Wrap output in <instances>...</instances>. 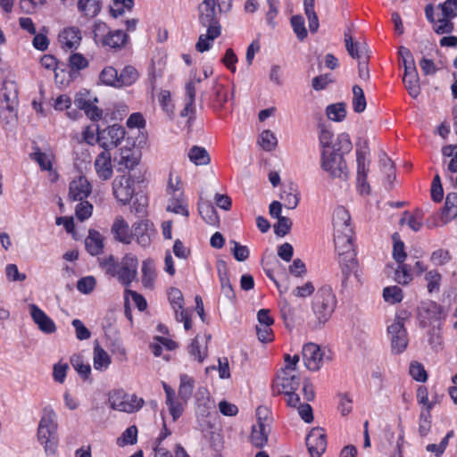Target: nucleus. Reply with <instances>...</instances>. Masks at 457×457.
I'll return each instance as SVG.
<instances>
[{
  "mask_svg": "<svg viewBox=\"0 0 457 457\" xmlns=\"http://www.w3.org/2000/svg\"><path fill=\"white\" fill-rule=\"evenodd\" d=\"M232 8V0H204L197 8L198 23L205 32L199 35L195 49L204 53L212 47V43L220 36V15L228 12Z\"/></svg>",
  "mask_w": 457,
  "mask_h": 457,
  "instance_id": "obj_1",
  "label": "nucleus"
},
{
  "mask_svg": "<svg viewBox=\"0 0 457 457\" xmlns=\"http://www.w3.org/2000/svg\"><path fill=\"white\" fill-rule=\"evenodd\" d=\"M353 148L350 137L342 133L336 138L332 149H324L321 153V168L331 178L346 179L348 170L344 155L351 152Z\"/></svg>",
  "mask_w": 457,
  "mask_h": 457,
  "instance_id": "obj_2",
  "label": "nucleus"
},
{
  "mask_svg": "<svg viewBox=\"0 0 457 457\" xmlns=\"http://www.w3.org/2000/svg\"><path fill=\"white\" fill-rule=\"evenodd\" d=\"M98 262L105 274L115 278L126 287L137 278L138 260L131 253H126L120 262L113 255L99 258Z\"/></svg>",
  "mask_w": 457,
  "mask_h": 457,
  "instance_id": "obj_3",
  "label": "nucleus"
},
{
  "mask_svg": "<svg viewBox=\"0 0 457 457\" xmlns=\"http://www.w3.org/2000/svg\"><path fill=\"white\" fill-rule=\"evenodd\" d=\"M337 303V297L330 286L324 285L316 291L312 303L314 316L312 324L314 328H320L328 321Z\"/></svg>",
  "mask_w": 457,
  "mask_h": 457,
  "instance_id": "obj_4",
  "label": "nucleus"
},
{
  "mask_svg": "<svg viewBox=\"0 0 457 457\" xmlns=\"http://www.w3.org/2000/svg\"><path fill=\"white\" fill-rule=\"evenodd\" d=\"M37 440L44 446L46 454H54L57 445V422L55 412L48 407L43 410V415L37 428Z\"/></svg>",
  "mask_w": 457,
  "mask_h": 457,
  "instance_id": "obj_5",
  "label": "nucleus"
},
{
  "mask_svg": "<svg viewBox=\"0 0 457 457\" xmlns=\"http://www.w3.org/2000/svg\"><path fill=\"white\" fill-rule=\"evenodd\" d=\"M339 242L337 237H334L336 249L338 252L339 264L342 272V286L345 287L351 274L356 270V253L353 244V235L344 237Z\"/></svg>",
  "mask_w": 457,
  "mask_h": 457,
  "instance_id": "obj_6",
  "label": "nucleus"
},
{
  "mask_svg": "<svg viewBox=\"0 0 457 457\" xmlns=\"http://www.w3.org/2000/svg\"><path fill=\"white\" fill-rule=\"evenodd\" d=\"M97 140L99 145L105 151H109L117 147L125 137V129L120 125H112L104 129H100L98 127Z\"/></svg>",
  "mask_w": 457,
  "mask_h": 457,
  "instance_id": "obj_7",
  "label": "nucleus"
},
{
  "mask_svg": "<svg viewBox=\"0 0 457 457\" xmlns=\"http://www.w3.org/2000/svg\"><path fill=\"white\" fill-rule=\"evenodd\" d=\"M390 336L391 349L394 353H402L408 345V336L404 328V319L396 316L394 322L387 327Z\"/></svg>",
  "mask_w": 457,
  "mask_h": 457,
  "instance_id": "obj_8",
  "label": "nucleus"
},
{
  "mask_svg": "<svg viewBox=\"0 0 457 457\" xmlns=\"http://www.w3.org/2000/svg\"><path fill=\"white\" fill-rule=\"evenodd\" d=\"M300 385V377L296 371L289 368H283L278 372L274 381V387L278 393H293Z\"/></svg>",
  "mask_w": 457,
  "mask_h": 457,
  "instance_id": "obj_9",
  "label": "nucleus"
},
{
  "mask_svg": "<svg viewBox=\"0 0 457 457\" xmlns=\"http://www.w3.org/2000/svg\"><path fill=\"white\" fill-rule=\"evenodd\" d=\"M350 220V214L345 207L338 206L335 209L333 213L334 237H337L339 242H342L344 237L353 235Z\"/></svg>",
  "mask_w": 457,
  "mask_h": 457,
  "instance_id": "obj_10",
  "label": "nucleus"
},
{
  "mask_svg": "<svg viewBox=\"0 0 457 457\" xmlns=\"http://www.w3.org/2000/svg\"><path fill=\"white\" fill-rule=\"evenodd\" d=\"M368 147L356 151L357 162V184L361 194L370 193V186L367 181V176L370 170V161L367 159Z\"/></svg>",
  "mask_w": 457,
  "mask_h": 457,
  "instance_id": "obj_11",
  "label": "nucleus"
},
{
  "mask_svg": "<svg viewBox=\"0 0 457 457\" xmlns=\"http://www.w3.org/2000/svg\"><path fill=\"white\" fill-rule=\"evenodd\" d=\"M305 367L312 371H317L323 365L325 356L320 347L313 343L303 345L302 351Z\"/></svg>",
  "mask_w": 457,
  "mask_h": 457,
  "instance_id": "obj_12",
  "label": "nucleus"
},
{
  "mask_svg": "<svg viewBox=\"0 0 457 457\" xmlns=\"http://www.w3.org/2000/svg\"><path fill=\"white\" fill-rule=\"evenodd\" d=\"M134 180L126 175L117 177L112 182L113 195L122 204H128L134 195Z\"/></svg>",
  "mask_w": 457,
  "mask_h": 457,
  "instance_id": "obj_13",
  "label": "nucleus"
},
{
  "mask_svg": "<svg viewBox=\"0 0 457 457\" xmlns=\"http://www.w3.org/2000/svg\"><path fill=\"white\" fill-rule=\"evenodd\" d=\"M306 445L311 457H320L326 451V434L321 428H312L306 437Z\"/></svg>",
  "mask_w": 457,
  "mask_h": 457,
  "instance_id": "obj_14",
  "label": "nucleus"
},
{
  "mask_svg": "<svg viewBox=\"0 0 457 457\" xmlns=\"http://www.w3.org/2000/svg\"><path fill=\"white\" fill-rule=\"evenodd\" d=\"M0 98L2 104L5 103V105H3L4 108L10 112L15 111L18 103V88L14 81L5 80L3 83V87L0 90Z\"/></svg>",
  "mask_w": 457,
  "mask_h": 457,
  "instance_id": "obj_15",
  "label": "nucleus"
},
{
  "mask_svg": "<svg viewBox=\"0 0 457 457\" xmlns=\"http://www.w3.org/2000/svg\"><path fill=\"white\" fill-rule=\"evenodd\" d=\"M30 315L33 321L37 325L38 328L46 334H52L56 331V326L54 320L48 317L45 312H43L36 304L29 305Z\"/></svg>",
  "mask_w": 457,
  "mask_h": 457,
  "instance_id": "obj_16",
  "label": "nucleus"
},
{
  "mask_svg": "<svg viewBox=\"0 0 457 457\" xmlns=\"http://www.w3.org/2000/svg\"><path fill=\"white\" fill-rule=\"evenodd\" d=\"M132 237L136 238L137 243L145 248L151 244V237L154 233L152 224L148 220H139L132 226Z\"/></svg>",
  "mask_w": 457,
  "mask_h": 457,
  "instance_id": "obj_17",
  "label": "nucleus"
},
{
  "mask_svg": "<svg viewBox=\"0 0 457 457\" xmlns=\"http://www.w3.org/2000/svg\"><path fill=\"white\" fill-rule=\"evenodd\" d=\"M109 151H102L95 160V170L98 178L102 180H108L112 178L113 170Z\"/></svg>",
  "mask_w": 457,
  "mask_h": 457,
  "instance_id": "obj_18",
  "label": "nucleus"
},
{
  "mask_svg": "<svg viewBox=\"0 0 457 457\" xmlns=\"http://www.w3.org/2000/svg\"><path fill=\"white\" fill-rule=\"evenodd\" d=\"M92 187L88 180L84 177L74 179L70 184L69 196L74 201H82L89 195Z\"/></svg>",
  "mask_w": 457,
  "mask_h": 457,
  "instance_id": "obj_19",
  "label": "nucleus"
},
{
  "mask_svg": "<svg viewBox=\"0 0 457 457\" xmlns=\"http://www.w3.org/2000/svg\"><path fill=\"white\" fill-rule=\"evenodd\" d=\"M166 210L176 214H181L187 218L189 216L187 200L179 187L173 190V195L170 196Z\"/></svg>",
  "mask_w": 457,
  "mask_h": 457,
  "instance_id": "obj_20",
  "label": "nucleus"
},
{
  "mask_svg": "<svg viewBox=\"0 0 457 457\" xmlns=\"http://www.w3.org/2000/svg\"><path fill=\"white\" fill-rule=\"evenodd\" d=\"M81 31L77 27L65 28L59 34V41L63 47L76 49L81 41Z\"/></svg>",
  "mask_w": 457,
  "mask_h": 457,
  "instance_id": "obj_21",
  "label": "nucleus"
},
{
  "mask_svg": "<svg viewBox=\"0 0 457 457\" xmlns=\"http://www.w3.org/2000/svg\"><path fill=\"white\" fill-rule=\"evenodd\" d=\"M270 432V424L256 423L252 428L250 441L257 448H262L268 442Z\"/></svg>",
  "mask_w": 457,
  "mask_h": 457,
  "instance_id": "obj_22",
  "label": "nucleus"
},
{
  "mask_svg": "<svg viewBox=\"0 0 457 457\" xmlns=\"http://www.w3.org/2000/svg\"><path fill=\"white\" fill-rule=\"evenodd\" d=\"M112 232L114 234L116 240L123 244H130L132 241V234L129 224L122 217H117L112 224Z\"/></svg>",
  "mask_w": 457,
  "mask_h": 457,
  "instance_id": "obj_23",
  "label": "nucleus"
},
{
  "mask_svg": "<svg viewBox=\"0 0 457 457\" xmlns=\"http://www.w3.org/2000/svg\"><path fill=\"white\" fill-rule=\"evenodd\" d=\"M104 237L100 232L90 229L85 239V247L87 253L93 256L98 255L104 249Z\"/></svg>",
  "mask_w": 457,
  "mask_h": 457,
  "instance_id": "obj_24",
  "label": "nucleus"
},
{
  "mask_svg": "<svg viewBox=\"0 0 457 457\" xmlns=\"http://www.w3.org/2000/svg\"><path fill=\"white\" fill-rule=\"evenodd\" d=\"M77 108L85 112V114L92 120H99L102 116V110L94 104L90 100H87L81 96H77L74 100Z\"/></svg>",
  "mask_w": 457,
  "mask_h": 457,
  "instance_id": "obj_25",
  "label": "nucleus"
},
{
  "mask_svg": "<svg viewBox=\"0 0 457 457\" xmlns=\"http://www.w3.org/2000/svg\"><path fill=\"white\" fill-rule=\"evenodd\" d=\"M111 364V357L107 352L102 348L98 344L94 347L93 352V365L96 370H106Z\"/></svg>",
  "mask_w": 457,
  "mask_h": 457,
  "instance_id": "obj_26",
  "label": "nucleus"
},
{
  "mask_svg": "<svg viewBox=\"0 0 457 457\" xmlns=\"http://www.w3.org/2000/svg\"><path fill=\"white\" fill-rule=\"evenodd\" d=\"M280 197L284 201L286 208L291 210L296 208L299 204V192L296 185L290 183L288 187L283 189Z\"/></svg>",
  "mask_w": 457,
  "mask_h": 457,
  "instance_id": "obj_27",
  "label": "nucleus"
},
{
  "mask_svg": "<svg viewBox=\"0 0 457 457\" xmlns=\"http://www.w3.org/2000/svg\"><path fill=\"white\" fill-rule=\"evenodd\" d=\"M127 40L128 35L124 31L120 29L111 30L101 46L120 49L126 44Z\"/></svg>",
  "mask_w": 457,
  "mask_h": 457,
  "instance_id": "obj_28",
  "label": "nucleus"
},
{
  "mask_svg": "<svg viewBox=\"0 0 457 457\" xmlns=\"http://www.w3.org/2000/svg\"><path fill=\"white\" fill-rule=\"evenodd\" d=\"M195 82L188 81L186 84V95L185 100L186 104L184 109L180 112V116L182 117H189L195 113Z\"/></svg>",
  "mask_w": 457,
  "mask_h": 457,
  "instance_id": "obj_29",
  "label": "nucleus"
},
{
  "mask_svg": "<svg viewBox=\"0 0 457 457\" xmlns=\"http://www.w3.org/2000/svg\"><path fill=\"white\" fill-rule=\"evenodd\" d=\"M348 54L354 59L362 60L365 56L368 55V45L359 42H353V37H346V46H345Z\"/></svg>",
  "mask_w": 457,
  "mask_h": 457,
  "instance_id": "obj_30",
  "label": "nucleus"
},
{
  "mask_svg": "<svg viewBox=\"0 0 457 457\" xmlns=\"http://www.w3.org/2000/svg\"><path fill=\"white\" fill-rule=\"evenodd\" d=\"M195 386V380L187 374L180 375V384L179 387V398L187 403L192 396Z\"/></svg>",
  "mask_w": 457,
  "mask_h": 457,
  "instance_id": "obj_31",
  "label": "nucleus"
},
{
  "mask_svg": "<svg viewBox=\"0 0 457 457\" xmlns=\"http://www.w3.org/2000/svg\"><path fill=\"white\" fill-rule=\"evenodd\" d=\"M101 3L99 0H79L78 9L83 12L85 16L95 17L101 11Z\"/></svg>",
  "mask_w": 457,
  "mask_h": 457,
  "instance_id": "obj_32",
  "label": "nucleus"
},
{
  "mask_svg": "<svg viewBox=\"0 0 457 457\" xmlns=\"http://www.w3.org/2000/svg\"><path fill=\"white\" fill-rule=\"evenodd\" d=\"M156 273L154 263L152 259H146L142 263V283L145 287H152L155 279Z\"/></svg>",
  "mask_w": 457,
  "mask_h": 457,
  "instance_id": "obj_33",
  "label": "nucleus"
},
{
  "mask_svg": "<svg viewBox=\"0 0 457 457\" xmlns=\"http://www.w3.org/2000/svg\"><path fill=\"white\" fill-rule=\"evenodd\" d=\"M403 81L409 95L412 98H417L421 92L418 72H412L409 76L403 75Z\"/></svg>",
  "mask_w": 457,
  "mask_h": 457,
  "instance_id": "obj_34",
  "label": "nucleus"
},
{
  "mask_svg": "<svg viewBox=\"0 0 457 457\" xmlns=\"http://www.w3.org/2000/svg\"><path fill=\"white\" fill-rule=\"evenodd\" d=\"M70 361L71 366L79 376L85 380L88 379L91 374V366L84 361L83 357L80 354H73Z\"/></svg>",
  "mask_w": 457,
  "mask_h": 457,
  "instance_id": "obj_35",
  "label": "nucleus"
},
{
  "mask_svg": "<svg viewBox=\"0 0 457 457\" xmlns=\"http://www.w3.org/2000/svg\"><path fill=\"white\" fill-rule=\"evenodd\" d=\"M188 353L195 361L203 362L207 355V345L200 344L199 337L196 336L188 346Z\"/></svg>",
  "mask_w": 457,
  "mask_h": 457,
  "instance_id": "obj_36",
  "label": "nucleus"
},
{
  "mask_svg": "<svg viewBox=\"0 0 457 457\" xmlns=\"http://www.w3.org/2000/svg\"><path fill=\"white\" fill-rule=\"evenodd\" d=\"M378 158L380 170L386 174L388 183L392 184L395 179L394 162L385 152H381Z\"/></svg>",
  "mask_w": 457,
  "mask_h": 457,
  "instance_id": "obj_37",
  "label": "nucleus"
},
{
  "mask_svg": "<svg viewBox=\"0 0 457 457\" xmlns=\"http://www.w3.org/2000/svg\"><path fill=\"white\" fill-rule=\"evenodd\" d=\"M101 81L107 85L115 87H120V76L116 69L112 66L105 67L100 73Z\"/></svg>",
  "mask_w": 457,
  "mask_h": 457,
  "instance_id": "obj_38",
  "label": "nucleus"
},
{
  "mask_svg": "<svg viewBox=\"0 0 457 457\" xmlns=\"http://www.w3.org/2000/svg\"><path fill=\"white\" fill-rule=\"evenodd\" d=\"M188 157L195 165H207L210 162L209 154L204 147L193 146L189 150Z\"/></svg>",
  "mask_w": 457,
  "mask_h": 457,
  "instance_id": "obj_39",
  "label": "nucleus"
},
{
  "mask_svg": "<svg viewBox=\"0 0 457 457\" xmlns=\"http://www.w3.org/2000/svg\"><path fill=\"white\" fill-rule=\"evenodd\" d=\"M353 95L352 104L353 111L357 113L364 112L367 104L363 89L360 86L355 85L353 87Z\"/></svg>",
  "mask_w": 457,
  "mask_h": 457,
  "instance_id": "obj_40",
  "label": "nucleus"
},
{
  "mask_svg": "<svg viewBox=\"0 0 457 457\" xmlns=\"http://www.w3.org/2000/svg\"><path fill=\"white\" fill-rule=\"evenodd\" d=\"M120 83L121 87H128L132 85L138 79V72L137 69L131 65H127L119 74Z\"/></svg>",
  "mask_w": 457,
  "mask_h": 457,
  "instance_id": "obj_41",
  "label": "nucleus"
},
{
  "mask_svg": "<svg viewBox=\"0 0 457 457\" xmlns=\"http://www.w3.org/2000/svg\"><path fill=\"white\" fill-rule=\"evenodd\" d=\"M326 112L329 120L341 121L346 115L345 104L344 103L330 104L327 107Z\"/></svg>",
  "mask_w": 457,
  "mask_h": 457,
  "instance_id": "obj_42",
  "label": "nucleus"
},
{
  "mask_svg": "<svg viewBox=\"0 0 457 457\" xmlns=\"http://www.w3.org/2000/svg\"><path fill=\"white\" fill-rule=\"evenodd\" d=\"M422 216L420 211H416L412 215L404 212V217L401 219L400 223L404 224L406 222L413 231L417 232L422 228Z\"/></svg>",
  "mask_w": 457,
  "mask_h": 457,
  "instance_id": "obj_43",
  "label": "nucleus"
},
{
  "mask_svg": "<svg viewBox=\"0 0 457 457\" xmlns=\"http://www.w3.org/2000/svg\"><path fill=\"white\" fill-rule=\"evenodd\" d=\"M383 297L386 302L395 304L403 300V291L397 286L386 287L383 290Z\"/></svg>",
  "mask_w": 457,
  "mask_h": 457,
  "instance_id": "obj_44",
  "label": "nucleus"
},
{
  "mask_svg": "<svg viewBox=\"0 0 457 457\" xmlns=\"http://www.w3.org/2000/svg\"><path fill=\"white\" fill-rule=\"evenodd\" d=\"M134 6V0H113V4L110 8L111 15L113 18L121 16L124 13V10H132Z\"/></svg>",
  "mask_w": 457,
  "mask_h": 457,
  "instance_id": "obj_45",
  "label": "nucleus"
},
{
  "mask_svg": "<svg viewBox=\"0 0 457 457\" xmlns=\"http://www.w3.org/2000/svg\"><path fill=\"white\" fill-rule=\"evenodd\" d=\"M258 143L265 151H272L276 147L278 141L275 135L267 129L261 133Z\"/></svg>",
  "mask_w": 457,
  "mask_h": 457,
  "instance_id": "obj_46",
  "label": "nucleus"
},
{
  "mask_svg": "<svg viewBox=\"0 0 457 457\" xmlns=\"http://www.w3.org/2000/svg\"><path fill=\"white\" fill-rule=\"evenodd\" d=\"M168 295H169L170 303L175 314L177 313V311L180 312L182 310H185L183 308V303H184L183 295L179 289L175 288V287L170 288Z\"/></svg>",
  "mask_w": 457,
  "mask_h": 457,
  "instance_id": "obj_47",
  "label": "nucleus"
},
{
  "mask_svg": "<svg viewBox=\"0 0 457 457\" xmlns=\"http://www.w3.org/2000/svg\"><path fill=\"white\" fill-rule=\"evenodd\" d=\"M111 29L106 23L98 21L94 25V39L96 44L102 45L110 33Z\"/></svg>",
  "mask_w": 457,
  "mask_h": 457,
  "instance_id": "obj_48",
  "label": "nucleus"
},
{
  "mask_svg": "<svg viewBox=\"0 0 457 457\" xmlns=\"http://www.w3.org/2000/svg\"><path fill=\"white\" fill-rule=\"evenodd\" d=\"M111 406L113 410L132 413L137 411V406L129 403L127 395L122 398H115L112 401Z\"/></svg>",
  "mask_w": 457,
  "mask_h": 457,
  "instance_id": "obj_49",
  "label": "nucleus"
},
{
  "mask_svg": "<svg viewBox=\"0 0 457 457\" xmlns=\"http://www.w3.org/2000/svg\"><path fill=\"white\" fill-rule=\"evenodd\" d=\"M92 211L93 205L89 202L82 200L76 205L75 214L78 220L84 221L92 215Z\"/></svg>",
  "mask_w": 457,
  "mask_h": 457,
  "instance_id": "obj_50",
  "label": "nucleus"
},
{
  "mask_svg": "<svg viewBox=\"0 0 457 457\" xmlns=\"http://www.w3.org/2000/svg\"><path fill=\"white\" fill-rule=\"evenodd\" d=\"M198 210L200 215L207 223L213 224L216 221L217 216L213 206L205 203H199Z\"/></svg>",
  "mask_w": 457,
  "mask_h": 457,
  "instance_id": "obj_51",
  "label": "nucleus"
},
{
  "mask_svg": "<svg viewBox=\"0 0 457 457\" xmlns=\"http://www.w3.org/2000/svg\"><path fill=\"white\" fill-rule=\"evenodd\" d=\"M158 102L162 106V110L168 115H172L174 113V105L171 102V96L170 91L162 90L158 96Z\"/></svg>",
  "mask_w": 457,
  "mask_h": 457,
  "instance_id": "obj_52",
  "label": "nucleus"
},
{
  "mask_svg": "<svg viewBox=\"0 0 457 457\" xmlns=\"http://www.w3.org/2000/svg\"><path fill=\"white\" fill-rule=\"evenodd\" d=\"M428 281V291L429 293L437 292L440 288L441 274L436 270H429L425 276Z\"/></svg>",
  "mask_w": 457,
  "mask_h": 457,
  "instance_id": "obj_53",
  "label": "nucleus"
},
{
  "mask_svg": "<svg viewBox=\"0 0 457 457\" xmlns=\"http://www.w3.org/2000/svg\"><path fill=\"white\" fill-rule=\"evenodd\" d=\"M291 25L298 39L303 40L307 37V30L304 25V20L300 15H295L291 18Z\"/></svg>",
  "mask_w": 457,
  "mask_h": 457,
  "instance_id": "obj_54",
  "label": "nucleus"
},
{
  "mask_svg": "<svg viewBox=\"0 0 457 457\" xmlns=\"http://www.w3.org/2000/svg\"><path fill=\"white\" fill-rule=\"evenodd\" d=\"M69 65L72 71H80L88 66V62L83 54L75 53L70 55Z\"/></svg>",
  "mask_w": 457,
  "mask_h": 457,
  "instance_id": "obj_55",
  "label": "nucleus"
},
{
  "mask_svg": "<svg viewBox=\"0 0 457 457\" xmlns=\"http://www.w3.org/2000/svg\"><path fill=\"white\" fill-rule=\"evenodd\" d=\"M412 279V275L408 269V266L402 263L395 272V280L399 284L407 285Z\"/></svg>",
  "mask_w": 457,
  "mask_h": 457,
  "instance_id": "obj_56",
  "label": "nucleus"
},
{
  "mask_svg": "<svg viewBox=\"0 0 457 457\" xmlns=\"http://www.w3.org/2000/svg\"><path fill=\"white\" fill-rule=\"evenodd\" d=\"M31 158L36 161L40 168L44 170H51L52 169V161L49 155L41 152L37 149L31 154Z\"/></svg>",
  "mask_w": 457,
  "mask_h": 457,
  "instance_id": "obj_57",
  "label": "nucleus"
},
{
  "mask_svg": "<svg viewBox=\"0 0 457 457\" xmlns=\"http://www.w3.org/2000/svg\"><path fill=\"white\" fill-rule=\"evenodd\" d=\"M292 221L289 218L279 217L274 225V232L278 237H284L290 231Z\"/></svg>",
  "mask_w": 457,
  "mask_h": 457,
  "instance_id": "obj_58",
  "label": "nucleus"
},
{
  "mask_svg": "<svg viewBox=\"0 0 457 457\" xmlns=\"http://www.w3.org/2000/svg\"><path fill=\"white\" fill-rule=\"evenodd\" d=\"M430 411H421L420 415L419 421V433L420 436H426L430 430L431 421H430Z\"/></svg>",
  "mask_w": 457,
  "mask_h": 457,
  "instance_id": "obj_59",
  "label": "nucleus"
},
{
  "mask_svg": "<svg viewBox=\"0 0 457 457\" xmlns=\"http://www.w3.org/2000/svg\"><path fill=\"white\" fill-rule=\"evenodd\" d=\"M396 235L397 234H395V236H394L395 243H394V247H393V258L395 259V261L396 262H398L399 264H402L405 261L407 255L404 251L403 242L401 240H396L395 239Z\"/></svg>",
  "mask_w": 457,
  "mask_h": 457,
  "instance_id": "obj_60",
  "label": "nucleus"
},
{
  "mask_svg": "<svg viewBox=\"0 0 457 457\" xmlns=\"http://www.w3.org/2000/svg\"><path fill=\"white\" fill-rule=\"evenodd\" d=\"M410 374L413 379L419 382H425L428 378V375L424 367L417 361L411 363Z\"/></svg>",
  "mask_w": 457,
  "mask_h": 457,
  "instance_id": "obj_61",
  "label": "nucleus"
},
{
  "mask_svg": "<svg viewBox=\"0 0 457 457\" xmlns=\"http://www.w3.org/2000/svg\"><path fill=\"white\" fill-rule=\"evenodd\" d=\"M96 279L92 276H87L79 279L77 283V288L79 292L83 294L91 293L96 287Z\"/></svg>",
  "mask_w": 457,
  "mask_h": 457,
  "instance_id": "obj_62",
  "label": "nucleus"
},
{
  "mask_svg": "<svg viewBox=\"0 0 457 457\" xmlns=\"http://www.w3.org/2000/svg\"><path fill=\"white\" fill-rule=\"evenodd\" d=\"M441 8L443 15L445 18H454L457 16V0H446L438 5Z\"/></svg>",
  "mask_w": 457,
  "mask_h": 457,
  "instance_id": "obj_63",
  "label": "nucleus"
},
{
  "mask_svg": "<svg viewBox=\"0 0 457 457\" xmlns=\"http://www.w3.org/2000/svg\"><path fill=\"white\" fill-rule=\"evenodd\" d=\"M451 259V255L448 251L444 249H438L432 253L430 260L436 265L441 266L447 263Z\"/></svg>",
  "mask_w": 457,
  "mask_h": 457,
  "instance_id": "obj_64",
  "label": "nucleus"
}]
</instances>
